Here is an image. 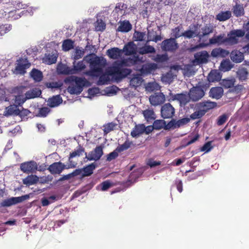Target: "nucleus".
<instances>
[{
  "label": "nucleus",
  "instance_id": "obj_1",
  "mask_svg": "<svg viewBox=\"0 0 249 249\" xmlns=\"http://www.w3.org/2000/svg\"><path fill=\"white\" fill-rule=\"evenodd\" d=\"M245 35V31L242 29H234L231 30L225 37V34H222L218 36H214L209 39V42L203 44V46L213 44H225V45L232 46L239 43V37H243Z\"/></svg>",
  "mask_w": 249,
  "mask_h": 249
},
{
  "label": "nucleus",
  "instance_id": "obj_2",
  "mask_svg": "<svg viewBox=\"0 0 249 249\" xmlns=\"http://www.w3.org/2000/svg\"><path fill=\"white\" fill-rule=\"evenodd\" d=\"M84 60L89 64L90 70L86 72L87 75L98 77L103 73L104 68L106 65V60L103 58L91 53L86 55Z\"/></svg>",
  "mask_w": 249,
  "mask_h": 249
},
{
  "label": "nucleus",
  "instance_id": "obj_3",
  "mask_svg": "<svg viewBox=\"0 0 249 249\" xmlns=\"http://www.w3.org/2000/svg\"><path fill=\"white\" fill-rule=\"evenodd\" d=\"M131 71V69L124 68L121 62H115L113 66L109 68L108 72L116 81H120L129 75Z\"/></svg>",
  "mask_w": 249,
  "mask_h": 249
},
{
  "label": "nucleus",
  "instance_id": "obj_4",
  "mask_svg": "<svg viewBox=\"0 0 249 249\" xmlns=\"http://www.w3.org/2000/svg\"><path fill=\"white\" fill-rule=\"evenodd\" d=\"M76 61L73 63V68L63 65L59 68L60 73L65 74H73L81 71L86 68L83 61H79L76 64Z\"/></svg>",
  "mask_w": 249,
  "mask_h": 249
},
{
  "label": "nucleus",
  "instance_id": "obj_5",
  "mask_svg": "<svg viewBox=\"0 0 249 249\" xmlns=\"http://www.w3.org/2000/svg\"><path fill=\"white\" fill-rule=\"evenodd\" d=\"M168 98V100L170 102L174 101H178L181 107L185 106L190 101L189 95L186 93L175 94H173L171 91H170Z\"/></svg>",
  "mask_w": 249,
  "mask_h": 249
},
{
  "label": "nucleus",
  "instance_id": "obj_6",
  "mask_svg": "<svg viewBox=\"0 0 249 249\" xmlns=\"http://www.w3.org/2000/svg\"><path fill=\"white\" fill-rule=\"evenodd\" d=\"M178 47L176 40L172 37L164 40L161 44L162 50L166 52L174 53Z\"/></svg>",
  "mask_w": 249,
  "mask_h": 249
},
{
  "label": "nucleus",
  "instance_id": "obj_7",
  "mask_svg": "<svg viewBox=\"0 0 249 249\" xmlns=\"http://www.w3.org/2000/svg\"><path fill=\"white\" fill-rule=\"evenodd\" d=\"M75 167L74 163H70L68 167H66L61 162H55L50 165L48 170L52 174H60L64 169L72 168Z\"/></svg>",
  "mask_w": 249,
  "mask_h": 249
},
{
  "label": "nucleus",
  "instance_id": "obj_8",
  "mask_svg": "<svg viewBox=\"0 0 249 249\" xmlns=\"http://www.w3.org/2000/svg\"><path fill=\"white\" fill-rule=\"evenodd\" d=\"M103 147L102 145L97 146L88 155L86 153V156L85 159H87V160L85 161H97L100 160L103 155Z\"/></svg>",
  "mask_w": 249,
  "mask_h": 249
},
{
  "label": "nucleus",
  "instance_id": "obj_9",
  "mask_svg": "<svg viewBox=\"0 0 249 249\" xmlns=\"http://www.w3.org/2000/svg\"><path fill=\"white\" fill-rule=\"evenodd\" d=\"M17 61L18 63L13 71V72L16 74H24L26 72V70L30 67L31 64L27 58L23 59L21 58Z\"/></svg>",
  "mask_w": 249,
  "mask_h": 249
},
{
  "label": "nucleus",
  "instance_id": "obj_10",
  "mask_svg": "<svg viewBox=\"0 0 249 249\" xmlns=\"http://www.w3.org/2000/svg\"><path fill=\"white\" fill-rule=\"evenodd\" d=\"M29 196L27 195L22 196L18 197H12L3 200L0 203L2 207H10L12 205L21 203L24 200L28 199Z\"/></svg>",
  "mask_w": 249,
  "mask_h": 249
},
{
  "label": "nucleus",
  "instance_id": "obj_11",
  "mask_svg": "<svg viewBox=\"0 0 249 249\" xmlns=\"http://www.w3.org/2000/svg\"><path fill=\"white\" fill-rule=\"evenodd\" d=\"M189 98L192 101H197L205 95V92L201 87H194L190 89L188 93Z\"/></svg>",
  "mask_w": 249,
  "mask_h": 249
},
{
  "label": "nucleus",
  "instance_id": "obj_12",
  "mask_svg": "<svg viewBox=\"0 0 249 249\" xmlns=\"http://www.w3.org/2000/svg\"><path fill=\"white\" fill-rule=\"evenodd\" d=\"M175 109L170 103L164 104L161 106L160 115L163 119L172 118L175 115Z\"/></svg>",
  "mask_w": 249,
  "mask_h": 249
},
{
  "label": "nucleus",
  "instance_id": "obj_13",
  "mask_svg": "<svg viewBox=\"0 0 249 249\" xmlns=\"http://www.w3.org/2000/svg\"><path fill=\"white\" fill-rule=\"evenodd\" d=\"M20 168L23 173L26 174L33 173L36 171L37 165L36 161L32 160L21 163Z\"/></svg>",
  "mask_w": 249,
  "mask_h": 249
},
{
  "label": "nucleus",
  "instance_id": "obj_14",
  "mask_svg": "<svg viewBox=\"0 0 249 249\" xmlns=\"http://www.w3.org/2000/svg\"><path fill=\"white\" fill-rule=\"evenodd\" d=\"M210 55L206 51L197 52L194 54V63L197 65L207 63Z\"/></svg>",
  "mask_w": 249,
  "mask_h": 249
},
{
  "label": "nucleus",
  "instance_id": "obj_15",
  "mask_svg": "<svg viewBox=\"0 0 249 249\" xmlns=\"http://www.w3.org/2000/svg\"><path fill=\"white\" fill-rule=\"evenodd\" d=\"M8 112L10 115H18L21 118L27 116L31 113L27 109H25L21 107V109H20L16 106H10L8 109Z\"/></svg>",
  "mask_w": 249,
  "mask_h": 249
},
{
  "label": "nucleus",
  "instance_id": "obj_16",
  "mask_svg": "<svg viewBox=\"0 0 249 249\" xmlns=\"http://www.w3.org/2000/svg\"><path fill=\"white\" fill-rule=\"evenodd\" d=\"M217 103L214 102L207 101L199 102L196 105V108L197 109H200L202 111H204L205 113L209 110L213 109L216 107Z\"/></svg>",
  "mask_w": 249,
  "mask_h": 249
},
{
  "label": "nucleus",
  "instance_id": "obj_17",
  "mask_svg": "<svg viewBox=\"0 0 249 249\" xmlns=\"http://www.w3.org/2000/svg\"><path fill=\"white\" fill-rule=\"evenodd\" d=\"M165 100L164 95L161 93H155L149 97L150 104L154 106L160 105L164 102Z\"/></svg>",
  "mask_w": 249,
  "mask_h": 249
},
{
  "label": "nucleus",
  "instance_id": "obj_18",
  "mask_svg": "<svg viewBox=\"0 0 249 249\" xmlns=\"http://www.w3.org/2000/svg\"><path fill=\"white\" fill-rule=\"evenodd\" d=\"M157 68V64L152 63H148L142 65L140 69V71L142 75H147L151 73Z\"/></svg>",
  "mask_w": 249,
  "mask_h": 249
},
{
  "label": "nucleus",
  "instance_id": "obj_19",
  "mask_svg": "<svg viewBox=\"0 0 249 249\" xmlns=\"http://www.w3.org/2000/svg\"><path fill=\"white\" fill-rule=\"evenodd\" d=\"M122 50V53H124L125 55H131L136 53L137 46L133 42H128L125 44Z\"/></svg>",
  "mask_w": 249,
  "mask_h": 249
},
{
  "label": "nucleus",
  "instance_id": "obj_20",
  "mask_svg": "<svg viewBox=\"0 0 249 249\" xmlns=\"http://www.w3.org/2000/svg\"><path fill=\"white\" fill-rule=\"evenodd\" d=\"M230 52L220 47L213 49L211 53V56L215 58L226 57L228 56Z\"/></svg>",
  "mask_w": 249,
  "mask_h": 249
},
{
  "label": "nucleus",
  "instance_id": "obj_21",
  "mask_svg": "<svg viewBox=\"0 0 249 249\" xmlns=\"http://www.w3.org/2000/svg\"><path fill=\"white\" fill-rule=\"evenodd\" d=\"M213 28L210 25L206 24L202 27L200 31L196 33L195 36L198 37L200 40H202L203 38L206 36L209 35L213 33Z\"/></svg>",
  "mask_w": 249,
  "mask_h": 249
},
{
  "label": "nucleus",
  "instance_id": "obj_22",
  "mask_svg": "<svg viewBox=\"0 0 249 249\" xmlns=\"http://www.w3.org/2000/svg\"><path fill=\"white\" fill-rule=\"evenodd\" d=\"M96 166V163L93 162L82 168L81 178H83L91 176L93 174V171L95 169Z\"/></svg>",
  "mask_w": 249,
  "mask_h": 249
},
{
  "label": "nucleus",
  "instance_id": "obj_23",
  "mask_svg": "<svg viewBox=\"0 0 249 249\" xmlns=\"http://www.w3.org/2000/svg\"><path fill=\"white\" fill-rule=\"evenodd\" d=\"M107 54L111 59H117L122 55V50L114 47L107 50Z\"/></svg>",
  "mask_w": 249,
  "mask_h": 249
},
{
  "label": "nucleus",
  "instance_id": "obj_24",
  "mask_svg": "<svg viewBox=\"0 0 249 249\" xmlns=\"http://www.w3.org/2000/svg\"><path fill=\"white\" fill-rule=\"evenodd\" d=\"M223 94V89L221 87H213L211 88L209 92L211 97L216 99H219L222 97Z\"/></svg>",
  "mask_w": 249,
  "mask_h": 249
},
{
  "label": "nucleus",
  "instance_id": "obj_25",
  "mask_svg": "<svg viewBox=\"0 0 249 249\" xmlns=\"http://www.w3.org/2000/svg\"><path fill=\"white\" fill-rule=\"evenodd\" d=\"M145 130V126L143 124H136L131 132V136L136 138L143 133Z\"/></svg>",
  "mask_w": 249,
  "mask_h": 249
},
{
  "label": "nucleus",
  "instance_id": "obj_26",
  "mask_svg": "<svg viewBox=\"0 0 249 249\" xmlns=\"http://www.w3.org/2000/svg\"><path fill=\"white\" fill-rule=\"evenodd\" d=\"M62 102V99L59 95L50 98L47 101V105L51 107L58 106Z\"/></svg>",
  "mask_w": 249,
  "mask_h": 249
},
{
  "label": "nucleus",
  "instance_id": "obj_27",
  "mask_svg": "<svg viewBox=\"0 0 249 249\" xmlns=\"http://www.w3.org/2000/svg\"><path fill=\"white\" fill-rule=\"evenodd\" d=\"M231 60L235 63H240L244 59V54L239 51L234 50L230 55Z\"/></svg>",
  "mask_w": 249,
  "mask_h": 249
},
{
  "label": "nucleus",
  "instance_id": "obj_28",
  "mask_svg": "<svg viewBox=\"0 0 249 249\" xmlns=\"http://www.w3.org/2000/svg\"><path fill=\"white\" fill-rule=\"evenodd\" d=\"M30 74L31 77L35 82H39L43 79V76L42 72L40 71L35 68L32 69Z\"/></svg>",
  "mask_w": 249,
  "mask_h": 249
},
{
  "label": "nucleus",
  "instance_id": "obj_29",
  "mask_svg": "<svg viewBox=\"0 0 249 249\" xmlns=\"http://www.w3.org/2000/svg\"><path fill=\"white\" fill-rule=\"evenodd\" d=\"M220 72L217 70H212L208 76V80L210 82H218L221 79Z\"/></svg>",
  "mask_w": 249,
  "mask_h": 249
},
{
  "label": "nucleus",
  "instance_id": "obj_30",
  "mask_svg": "<svg viewBox=\"0 0 249 249\" xmlns=\"http://www.w3.org/2000/svg\"><path fill=\"white\" fill-rule=\"evenodd\" d=\"M41 94V91L38 88H34L27 91L25 95L27 99L35 98L39 97Z\"/></svg>",
  "mask_w": 249,
  "mask_h": 249
},
{
  "label": "nucleus",
  "instance_id": "obj_31",
  "mask_svg": "<svg viewBox=\"0 0 249 249\" xmlns=\"http://www.w3.org/2000/svg\"><path fill=\"white\" fill-rule=\"evenodd\" d=\"M148 40L146 42L148 43L150 41H153L157 42L162 39V37L160 35H156V32L152 30L151 31H148L147 33Z\"/></svg>",
  "mask_w": 249,
  "mask_h": 249
},
{
  "label": "nucleus",
  "instance_id": "obj_32",
  "mask_svg": "<svg viewBox=\"0 0 249 249\" xmlns=\"http://www.w3.org/2000/svg\"><path fill=\"white\" fill-rule=\"evenodd\" d=\"M190 120L188 118H184L178 120H172L174 129L179 128L180 126L186 124L190 122Z\"/></svg>",
  "mask_w": 249,
  "mask_h": 249
},
{
  "label": "nucleus",
  "instance_id": "obj_33",
  "mask_svg": "<svg viewBox=\"0 0 249 249\" xmlns=\"http://www.w3.org/2000/svg\"><path fill=\"white\" fill-rule=\"evenodd\" d=\"M156 50L154 47L151 45H145L144 46L141 47L139 50V53L140 54H145L149 53H155Z\"/></svg>",
  "mask_w": 249,
  "mask_h": 249
},
{
  "label": "nucleus",
  "instance_id": "obj_34",
  "mask_svg": "<svg viewBox=\"0 0 249 249\" xmlns=\"http://www.w3.org/2000/svg\"><path fill=\"white\" fill-rule=\"evenodd\" d=\"M132 29V25L128 21L122 22L117 29V31L121 32L126 33Z\"/></svg>",
  "mask_w": 249,
  "mask_h": 249
},
{
  "label": "nucleus",
  "instance_id": "obj_35",
  "mask_svg": "<svg viewBox=\"0 0 249 249\" xmlns=\"http://www.w3.org/2000/svg\"><path fill=\"white\" fill-rule=\"evenodd\" d=\"M143 79L141 75H134L130 80V85L132 87H138L141 85Z\"/></svg>",
  "mask_w": 249,
  "mask_h": 249
},
{
  "label": "nucleus",
  "instance_id": "obj_36",
  "mask_svg": "<svg viewBox=\"0 0 249 249\" xmlns=\"http://www.w3.org/2000/svg\"><path fill=\"white\" fill-rule=\"evenodd\" d=\"M249 72L246 68H242L239 69L237 71V77L240 81H245L248 77Z\"/></svg>",
  "mask_w": 249,
  "mask_h": 249
},
{
  "label": "nucleus",
  "instance_id": "obj_37",
  "mask_svg": "<svg viewBox=\"0 0 249 249\" xmlns=\"http://www.w3.org/2000/svg\"><path fill=\"white\" fill-rule=\"evenodd\" d=\"M74 42L71 39H67L63 41L62 47V50L67 52L74 48Z\"/></svg>",
  "mask_w": 249,
  "mask_h": 249
},
{
  "label": "nucleus",
  "instance_id": "obj_38",
  "mask_svg": "<svg viewBox=\"0 0 249 249\" xmlns=\"http://www.w3.org/2000/svg\"><path fill=\"white\" fill-rule=\"evenodd\" d=\"M109 73L108 74L106 73L101 74L99 76V79L97 81L98 85H104L108 84L110 82V79Z\"/></svg>",
  "mask_w": 249,
  "mask_h": 249
},
{
  "label": "nucleus",
  "instance_id": "obj_39",
  "mask_svg": "<svg viewBox=\"0 0 249 249\" xmlns=\"http://www.w3.org/2000/svg\"><path fill=\"white\" fill-rule=\"evenodd\" d=\"M231 16L230 11L221 12L216 15V18L220 21H224L229 19Z\"/></svg>",
  "mask_w": 249,
  "mask_h": 249
},
{
  "label": "nucleus",
  "instance_id": "obj_40",
  "mask_svg": "<svg viewBox=\"0 0 249 249\" xmlns=\"http://www.w3.org/2000/svg\"><path fill=\"white\" fill-rule=\"evenodd\" d=\"M142 114L147 122L152 121L155 119V113L152 109H146L142 111Z\"/></svg>",
  "mask_w": 249,
  "mask_h": 249
},
{
  "label": "nucleus",
  "instance_id": "obj_41",
  "mask_svg": "<svg viewBox=\"0 0 249 249\" xmlns=\"http://www.w3.org/2000/svg\"><path fill=\"white\" fill-rule=\"evenodd\" d=\"M233 13L236 17H239L244 15V9L242 5L236 4L233 7Z\"/></svg>",
  "mask_w": 249,
  "mask_h": 249
},
{
  "label": "nucleus",
  "instance_id": "obj_42",
  "mask_svg": "<svg viewBox=\"0 0 249 249\" xmlns=\"http://www.w3.org/2000/svg\"><path fill=\"white\" fill-rule=\"evenodd\" d=\"M138 178V177L135 175L134 172L131 173L130 176H129L127 180L125 182H123L122 183L123 186L125 188H127L130 186L132 184H133L136 181Z\"/></svg>",
  "mask_w": 249,
  "mask_h": 249
},
{
  "label": "nucleus",
  "instance_id": "obj_43",
  "mask_svg": "<svg viewBox=\"0 0 249 249\" xmlns=\"http://www.w3.org/2000/svg\"><path fill=\"white\" fill-rule=\"evenodd\" d=\"M27 99L26 97L23 94L15 96L14 105L12 106H16L17 107H18L19 106L21 107Z\"/></svg>",
  "mask_w": 249,
  "mask_h": 249
},
{
  "label": "nucleus",
  "instance_id": "obj_44",
  "mask_svg": "<svg viewBox=\"0 0 249 249\" xmlns=\"http://www.w3.org/2000/svg\"><path fill=\"white\" fill-rule=\"evenodd\" d=\"M38 180V178L36 176H28L23 180V184L27 185H31L35 184Z\"/></svg>",
  "mask_w": 249,
  "mask_h": 249
},
{
  "label": "nucleus",
  "instance_id": "obj_45",
  "mask_svg": "<svg viewBox=\"0 0 249 249\" xmlns=\"http://www.w3.org/2000/svg\"><path fill=\"white\" fill-rule=\"evenodd\" d=\"M68 91L71 94H79L83 90V89L78 88L75 84H72L69 86L67 89Z\"/></svg>",
  "mask_w": 249,
  "mask_h": 249
},
{
  "label": "nucleus",
  "instance_id": "obj_46",
  "mask_svg": "<svg viewBox=\"0 0 249 249\" xmlns=\"http://www.w3.org/2000/svg\"><path fill=\"white\" fill-rule=\"evenodd\" d=\"M132 144V142L126 140L123 144L119 145L116 149V150L117 151V152H121L128 149Z\"/></svg>",
  "mask_w": 249,
  "mask_h": 249
},
{
  "label": "nucleus",
  "instance_id": "obj_47",
  "mask_svg": "<svg viewBox=\"0 0 249 249\" xmlns=\"http://www.w3.org/2000/svg\"><path fill=\"white\" fill-rule=\"evenodd\" d=\"M84 53L85 50L84 49H80L78 47L76 48L72 58L74 60L76 61V60L81 58L84 55Z\"/></svg>",
  "mask_w": 249,
  "mask_h": 249
},
{
  "label": "nucleus",
  "instance_id": "obj_48",
  "mask_svg": "<svg viewBox=\"0 0 249 249\" xmlns=\"http://www.w3.org/2000/svg\"><path fill=\"white\" fill-rule=\"evenodd\" d=\"M235 80L234 78L225 79L222 81V85L225 88H230L232 87L235 83Z\"/></svg>",
  "mask_w": 249,
  "mask_h": 249
},
{
  "label": "nucleus",
  "instance_id": "obj_49",
  "mask_svg": "<svg viewBox=\"0 0 249 249\" xmlns=\"http://www.w3.org/2000/svg\"><path fill=\"white\" fill-rule=\"evenodd\" d=\"M165 124V121L163 120H157L154 121L153 125L156 130H160L164 128Z\"/></svg>",
  "mask_w": 249,
  "mask_h": 249
},
{
  "label": "nucleus",
  "instance_id": "obj_50",
  "mask_svg": "<svg viewBox=\"0 0 249 249\" xmlns=\"http://www.w3.org/2000/svg\"><path fill=\"white\" fill-rule=\"evenodd\" d=\"M75 84L78 87V88H81L83 89V87L86 85L87 82V80L85 78H82L80 77H75L74 80Z\"/></svg>",
  "mask_w": 249,
  "mask_h": 249
},
{
  "label": "nucleus",
  "instance_id": "obj_51",
  "mask_svg": "<svg viewBox=\"0 0 249 249\" xmlns=\"http://www.w3.org/2000/svg\"><path fill=\"white\" fill-rule=\"evenodd\" d=\"M145 36V32H141L135 31L133 34V38L135 41H142Z\"/></svg>",
  "mask_w": 249,
  "mask_h": 249
},
{
  "label": "nucleus",
  "instance_id": "obj_52",
  "mask_svg": "<svg viewBox=\"0 0 249 249\" xmlns=\"http://www.w3.org/2000/svg\"><path fill=\"white\" fill-rule=\"evenodd\" d=\"M182 28V26H178L172 29V36H173L172 38H175V40H176V39L182 36V33H180V30Z\"/></svg>",
  "mask_w": 249,
  "mask_h": 249
},
{
  "label": "nucleus",
  "instance_id": "obj_53",
  "mask_svg": "<svg viewBox=\"0 0 249 249\" xmlns=\"http://www.w3.org/2000/svg\"><path fill=\"white\" fill-rule=\"evenodd\" d=\"M117 126V124L114 123H109L104 125V132L105 134H107L110 131L113 130L115 127Z\"/></svg>",
  "mask_w": 249,
  "mask_h": 249
},
{
  "label": "nucleus",
  "instance_id": "obj_54",
  "mask_svg": "<svg viewBox=\"0 0 249 249\" xmlns=\"http://www.w3.org/2000/svg\"><path fill=\"white\" fill-rule=\"evenodd\" d=\"M220 66L222 70L224 71H230L232 68V65L228 60H223L221 63Z\"/></svg>",
  "mask_w": 249,
  "mask_h": 249
},
{
  "label": "nucleus",
  "instance_id": "obj_55",
  "mask_svg": "<svg viewBox=\"0 0 249 249\" xmlns=\"http://www.w3.org/2000/svg\"><path fill=\"white\" fill-rule=\"evenodd\" d=\"M205 114L204 111L200 109H196V110L190 115V118L192 120L201 118Z\"/></svg>",
  "mask_w": 249,
  "mask_h": 249
},
{
  "label": "nucleus",
  "instance_id": "obj_56",
  "mask_svg": "<svg viewBox=\"0 0 249 249\" xmlns=\"http://www.w3.org/2000/svg\"><path fill=\"white\" fill-rule=\"evenodd\" d=\"M126 8L127 6L126 4H124V3L120 2L116 4L114 11L117 14L120 12H121V14H122V11H125Z\"/></svg>",
  "mask_w": 249,
  "mask_h": 249
},
{
  "label": "nucleus",
  "instance_id": "obj_57",
  "mask_svg": "<svg viewBox=\"0 0 249 249\" xmlns=\"http://www.w3.org/2000/svg\"><path fill=\"white\" fill-rule=\"evenodd\" d=\"M168 59L167 54H157L155 61L158 63H162L166 61Z\"/></svg>",
  "mask_w": 249,
  "mask_h": 249
},
{
  "label": "nucleus",
  "instance_id": "obj_58",
  "mask_svg": "<svg viewBox=\"0 0 249 249\" xmlns=\"http://www.w3.org/2000/svg\"><path fill=\"white\" fill-rule=\"evenodd\" d=\"M46 61L49 64L55 63L57 60V56L54 54H49L46 56Z\"/></svg>",
  "mask_w": 249,
  "mask_h": 249
},
{
  "label": "nucleus",
  "instance_id": "obj_59",
  "mask_svg": "<svg viewBox=\"0 0 249 249\" xmlns=\"http://www.w3.org/2000/svg\"><path fill=\"white\" fill-rule=\"evenodd\" d=\"M196 33L195 32L188 30L181 33L182 36H184L187 38H191L194 36H196L195 35Z\"/></svg>",
  "mask_w": 249,
  "mask_h": 249
},
{
  "label": "nucleus",
  "instance_id": "obj_60",
  "mask_svg": "<svg viewBox=\"0 0 249 249\" xmlns=\"http://www.w3.org/2000/svg\"><path fill=\"white\" fill-rule=\"evenodd\" d=\"M95 28L97 31H103L106 28V24L102 20L100 21L97 20Z\"/></svg>",
  "mask_w": 249,
  "mask_h": 249
},
{
  "label": "nucleus",
  "instance_id": "obj_61",
  "mask_svg": "<svg viewBox=\"0 0 249 249\" xmlns=\"http://www.w3.org/2000/svg\"><path fill=\"white\" fill-rule=\"evenodd\" d=\"M50 111V109L47 107H43L39 108L38 116L40 117H46Z\"/></svg>",
  "mask_w": 249,
  "mask_h": 249
},
{
  "label": "nucleus",
  "instance_id": "obj_62",
  "mask_svg": "<svg viewBox=\"0 0 249 249\" xmlns=\"http://www.w3.org/2000/svg\"><path fill=\"white\" fill-rule=\"evenodd\" d=\"M118 152L116 150L110 153L107 155V160L110 161L115 159L118 156Z\"/></svg>",
  "mask_w": 249,
  "mask_h": 249
},
{
  "label": "nucleus",
  "instance_id": "obj_63",
  "mask_svg": "<svg viewBox=\"0 0 249 249\" xmlns=\"http://www.w3.org/2000/svg\"><path fill=\"white\" fill-rule=\"evenodd\" d=\"M228 116L226 114H223L220 116L217 121V124L218 125H221L223 124L227 120Z\"/></svg>",
  "mask_w": 249,
  "mask_h": 249
},
{
  "label": "nucleus",
  "instance_id": "obj_64",
  "mask_svg": "<svg viewBox=\"0 0 249 249\" xmlns=\"http://www.w3.org/2000/svg\"><path fill=\"white\" fill-rule=\"evenodd\" d=\"M243 31H245V38L249 40V20L243 25ZM243 30V29H242Z\"/></svg>",
  "mask_w": 249,
  "mask_h": 249
}]
</instances>
